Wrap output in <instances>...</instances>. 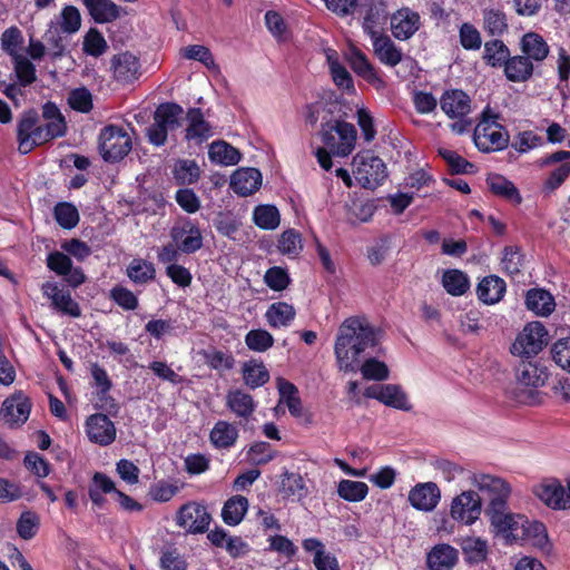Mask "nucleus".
<instances>
[{
    "label": "nucleus",
    "mask_w": 570,
    "mask_h": 570,
    "mask_svg": "<svg viewBox=\"0 0 570 570\" xmlns=\"http://www.w3.org/2000/svg\"><path fill=\"white\" fill-rule=\"evenodd\" d=\"M376 343L375 331L365 320L346 318L337 330L334 344L338 368L344 372L358 371L361 354Z\"/></svg>",
    "instance_id": "1"
},
{
    "label": "nucleus",
    "mask_w": 570,
    "mask_h": 570,
    "mask_svg": "<svg viewBox=\"0 0 570 570\" xmlns=\"http://www.w3.org/2000/svg\"><path fill=\"white\" fill-rule=\"evenodd\" d=\"M469 480L481 498L487 500L484 513L504 508L508 504L511 485L504 479L494 474L474 472Z\"/></svg>",
    "instance_id": "2"
},
{
    "label": "nucleus",
    "mask_w": 570,
    "mask_h": 570,
    "mask_svg": "<svg viewBox=\"0 0 570 570\" xmlns=\"http://www.w3.org/2000/svg\"><path fill=\"white\" fill-rule=\"evenodd\" d=\"M357 132L354 125L344 120L322 125L321 138L334 156L346 157L355 149Z\"/></svg>",
    "instance_id": "3"
},
{
    "label": "nucleus",
    "mask_w": 570,
    "mask_h": 570,
    "mask_svg": "<svg viewBox=\"0 0 570 570\" xmlns=\"http://www.w3.org/2000/svg\"><path fill=\"white\" fill-rule=\"evenodd\" d=\"M353 175L364 188L374 189L387 177L384 161L373 153L360 151L352 160Z\"/></svg>",
    "instance_id": "4"
},
{
    "label": "nucleus",
    "mask_w": 570,
    "mask_h": 570,
    "mask_svg": "<svg viewBox=\"0 0 570 570\" xmlns=\"http://www.w3.org/2000/svg\"><path fill=\"white\" fill-rule=\"evenodd\" d=\"M483 499L472 489L464 490L452 498L449 507V515L452 521L471 527L481 517Z\"/></svg>",
    "instance_id": "5"
},
{
    "label": "nucleus",
    "mask_w": 570,
    "mask_h": 570,
    "mask_svg": "<svg viewBox=\"0 0 570 570\" xmlns=\"http://www.w3.org/2000/svg\"><path fill=\"white\" fill-rule=\"evenodd\" d=\"M99 149L106 161L121 160L131 150V138L124 128L107 126L100 131Z\"/></svg>",
    "instance_id": "6"
},
{
    "label": "nucleus",
    "mask_w": 570,
    "mask_h": 570,
    "mask_svg": "<svg viewBox=\"0 0 570 570\" xmlns=\"http://www.w3.org/2000/svg\"><path fill=\"white\" fill-rule=\"evenodd\" d=\"M473 140L480 151L491 153L504 149L509 135L498 121L484 115L474 129Z\"/></svg>",
    "instance_id": "7"
},
{
    "label": "nucleus",
    "mask_w": 570,
    "mask_h": 570,
    "mask_svg": "<svg viewBox=\"0 0 570 570\" xmlns=\"http://www.w3.org/2000/svg\"><path fill=\"white\" fill-rule=\"evenodd\" d=\"M548 343V332L542 323L530 322L517 335L510 347L514 356L530 357L537 355Z\"/></svg>",
    "instance_id": "8"
},
{
    "label": "nucleus",
    "mask_w": 570,
    "mask_h": 570,
    "mask_svg": "<svg viewBox=\"0 0 570 570\" xmlns=\"http://www.w3.org/2000/svg\"><path fill=\"white\" fill-rule=\"evenodd\" d=\"M485 515L489 519L491 532L495 537H501L507 544L519 542L520 527L524 515L510 512L508 504Z\"/></svg>",
    "instance_id": "9"
},
{
    "label": "nucleus",
    "mask_w": 570,
    "mask_h": 570,
    "mask_svg": "<svg viewBox=\"0 0 570 570\" xmlns=\"http://www.w3.org/2000/svg\"><path fill=\"white\" fill-rule=\"evenodd\" d=\"M17 137L18 149L23 155L30 153L36 146L46 142L42 124L35 111H27L21 116L18 121Z\"/></svg>",
    "instance_id": "10"
},
{
    "label": "nucleus",
    "mask_w": 570,
    "mask_h": 570,
    "mask_svg": "<svg viewBox=\"0 0 570 570\" xmlns=\"http://www.w3.org/2000/svg\"><path fill=\"white\" fill-rule=\"evenodd\" d=\"M42 295L50 301L52 309L73 318L81 316L79 304L72 298L69 289L57 282H45L41 285Z\"/></svg>",
    "instance_id": "11"
},
{
    "label": "nucleus",
    "mask_w": 570,
    "mask_h": 570,
    "mask_svg": "<svg viewBox=\"0 0 570 570\" xmlns=\"http://www.w3.org/2000/svg\"><path fill=\"white\" fill-rule=\"evenodd\" d=\"M210 519L203 504L188 502L178 510L176 524L190 533H204L209 527Z\"/></svg>",
    "instance_id": "12"
},
{
    "label": "nucleus",
    "mask_w": 570,
    "mask_h": 570,
    "mask_svg": "<svg viewBox=\"0 0 570 570\" xmlns=\"http://www.w3.org/2000/svg\"><path fill=\"white\" fill-rule=\"evenodd\" d=\"M533 494L547 507L553 510L570 509V499L567 491L557 479H544L532 489Z\"/></svg>",
    "instance_id": "13"
},
{
    "label": "nucleus",
    "mask_w": 570,
    "mask_h": 570,
    "mask_svg": "<svg viewBox=\"0 0 570 570\" xmlns=\"http://www.w3.org/2000/svg\"><path fill=\"white\" fill-rule=\"evenodd\" d=\"M364 395L368 399L377 400L386 406L409 412L412 405L406 393L397 384H384L368 386Z\"/></svg>",
    "instance_id": "14"
},
{
    "label": "nucleus",
    "mask_w": 570,
    "mask_h": 570,
    "mask_svg": "<svg viewBox=\"0 0 570 570\" xmlns=\"http://www.w3.org/2000/svg\"><path fill=\"white\" fill-rule=\"evenodd\" d=\"M31 403L22 393L7 397L0 409V419L10 428L22 425L29 417Z\"/></svg>",
    "instance_id": "15"
},
{
    "label": "nucleus",
    "mask_w": 570,
    "mask_h": 570,
    "mask_svg": "<svg viewBox=\"0 0 570 570\" xmlns=\"http://www.w3.org/2000/svg\"><path fill=\"white\" fill-rule=\"evenodd\" d=\"M441 498L439 485L428 481L415 484L409 491L407 501L417 511L432 512L439 505Z\"/></svg>",
    "instance_id": "16"
},
{
    "label": "nucleus",
    "mask_w": 570,
    "mask_h": 570,
    "mask_svg": "<svg viewBox=\"0 0 570 570\" xmlns=\"http://www.w3.org/2000/svg\"><path fill=\"white\" fill-rule=\"evenodd\" d=\"M85 426L87 436L92 443L106 446L116 439V426L106 414L97 413L90 415Z\"/></svg>",
    "instance_id": "17"
},
{
    "label": "nucleus",
    "mask_w": 570,
    "mask_h": 570,
    "mask_svg": "<svg viewBox=\"0 0 570 570\" xmlns=\"http://www.w3.org/2000/svg\"><path fill=\"white\" fill-rule=\"evenodd\" d=\"M170 235L177 248L187 254L198 250L203 245L199 228L189 220L174 226Z\"/></svg>",
    "instance_id": "18"
},
{
    "label": "nucleus",
    "mask_w": 570,
    "mask_h": 570,
    "mask_svg": "<svg viewBox=\"0 0 570 570\" xmlns=\"http://www.w3.org/2000/svg\"><path fill=\"white\" fill-rule=\"evenodd\" d=\"M519 542L531 544L543 551H551V543L548 537L547 528L542 522L523 518L520 527Z\"/></svg>",
    "instance_id": "19"
},
{
    "label": "nucleus",
    "mask_w": 570,
    "mask_h": 570,
    "mask_svg": "<svg viewBox=\"0 0 570 570\" xmlns=\"http://www.w3.org/2000/svg\"><path fill=\"white\" fill-rule=\"evenodd\" d=\"M186 119L185 139L187 141L200 145L214 135L212 125L205 119L199 108L189 109Z\"/></svg>",
    "instance_id": "20"
},
{
    "label": "nucleus",
    "mask_w": 570,
    "mask_h": 570,
    "mask_svg": "<svg viewBox=\"0 0 570 570\" xmlns=\"http://www.w3.org/2000/svg\"><path fill=\"white\" fill-rule=\"evenodd\" d=\"M541 166L557 165L546 180L548 189L558 188L570 175V151H557L540 160Z\"/></svg>",
    "instance_id": "21"
},
{
    "label": "nucleus",
    "mask_w": 570,
    "mask_h": 570,
    "mask_svg": "<svg viewBox=\"0 0 570 570\" xmlns=\"http://www.w3.org/2000/svg\"><path fill=\"white\" fill-rule=\"evenodd\" d=\"M420 24L419 13L409 8L397 10L391 18L392 33L399 40L410 39L419 30Z\"/></svg>",
    "instance_id": "22"
},
{
    "label": "nucleus",
    "mask_w": 570,
    "mask_h": 570,
    "mask_svg": "<svg viewBox=\"0 0 570 570\" xmlns=\"http://www.w3.org/2000/svg\"><path fill=\"white\" fill-rule=\"evenodd\" d=\"M459 562V550L449 543L435 544L426 554L429 570H453Z\"/></svg>",
    "instance_id": "23"
},
{
    "label": "nucleus",
    "mask_w": 570,
    "mask_h": 570,
    "mask_svg": "<svg viewBox=\"0 0 570 570\" xmlns=\"http://www.w3.org/2000/svg\"><path fill=\"white\" fill-rule=\"evenodd\" d=\"M261 185L262 174L256 168H239L230 177V187L240 196L252 195L259 189Z\"/></svg>",
    "instance_id": "24"
},
{
    "label": "nucleus",
    "mask_w": 570,
    "mask_h": 570,
    "mask_svg": "<svg viewBox=\"0 0 570 570\" xmlns=\"http://www.w3.org/2000/svg\"><path fill=\"white\" fill-rule=\"evenodd\" d=\"M456 544L460 547L465 561L472 564L483 562L489 553L488 541L474 534L461 535L455 539Z\"/></svg>",
    "instance_id": "25"
},
{
    "label": "nucleus",
    "mask_w": 570,
    "mask_h": 570,
    "mask_svg": "<svg viewBox=\"0 0 570 570\" xmlns=\"http://www.w3.org/2000/svg\"><path fill=\"white\" fill-rule=\"evenodd\" d=\"M347 60L356 75L362 77L376 89L384 87V81L377 75L366 56L358 49L352 47L347 53Z\"/></svg>",
    "instance_id": "26"
},
{
    "label": "nucleus",
    "mask_w": 570,
    "mask_h": 570,
    "mask_svg": "<svg viewBox=\"0 0 570 570\" xmlns=\"http://www.w3.org/2000/svg\"><path fill=\"white\" fill-rule=\"evenodd\" d=\"M443 112L450 118H462L471 111V100L462 90H449L440 100Z\"/></svg>",
    "instance_id": "27"
},
{
    "label": "nucleus",
    "mask_w": 570,
    "mask_h": 570,
    "mask_svg": "<svg viewBox=\"0 0 570 570\" xmlns=\"http://www.w3.org/2000/svg\"><path fill=\"white\" fill-rule=\"evenodd\" d=\"M239 436V431L234 423L228 421H217L209 433V441L215 449L227 450L235 445Z\"/></svg>",
    "instance_id": "28"
},
{
    "label": "nucleus",
    "mask_w": 570,
    "mask_h": 570,
    "mask_svg": "<svg viewBox=\"0 0 570 570\" xmlns=\"http://www.w3.org/2000/svg\"><path fill=\"white\" fill-rule=\"evenodd\" d=\"M302 544L306 552L314 553L313 563L317 570H340L336 557L326 552L322 541L316 538H308Z\"/></svg>",
    "instance_id": "29"
},
{
    "label": "nucleus",
    "mask_w": 570,
    "mask_h": 570,
    "mask_svg": "<svg viewBox=\"0 0 570 570\" xmlns=\"http://www.w3.org/2000/svg\"><path fill=\"white\" fill-rule=\"evenodd\" d=\"M525 306L538 316H548L554 311L556 303L548 291L531 288L525 295Z\"/></svg>",
    "instance_id": "30"
},
{
    "label": "nucleus",
    "mask_w": 570,
    "mask_h": 570,
    "mask_svg": "<svg viewBox=\"0 0 570 570\" xmlns=\"http://www.w3.org/2000/svg\"><path fill=\"white\" fill-rule=\"evenodd\" d=\"M209 160L219 166H234L240 161L242 154L230 144L216 140L208 148Z\"/></svg>",
    "instance_id": "31"
},
{
    "label": "nucleus",
    "mask_w": 570,
    "mask_h": 570,
    "mask_svg": "<svg viewBox=\"0 0 570 570\" xmlns=\"http://www.w3.org/2000/svg\"><path fill=\"white\" fill-rule=\"evenodd\" d=\"M226 406L237 417L248 420L255 411L256 404L248 393L232 390L226 395Z\"/></svg>",
    "instance_id": "32"
},
{
    "label": "nucleus",
    "mask_w": 570,
    "mask_h": 570,
    "mask_svg": "<svg viewBox=\"0 0 570 570\" xmlns=\"http://www.w3.org/2000/svg\"><path fill=\"white\" fill-rule=\"evenodd\" d=\"M91 18L98 23H107L120 16L119 7L111 0H82Z\"/></svg>",
    "instance_id": "33"
},
{
    "label": "nucleus",
    "mask_w": 570,
    "mask_h": 570,
    "mask_svg": "<svg viewBox=\"0 0 570 570\" xmlns=\"http://www.w3.org/2000/svg\"><path fill=\"white\" fill-rule=\"evenodd\" d=\"M504 292V281L494 275L484 277L476 288L479 299L489 305L498 303L503 297Z\"/></svg>",
    "instance_id": "34"
},
{
    "label": "nucleus",
    "mask_w": 570,
    "mask_h": 570,
    "mask_svg": "<svg viewBox=\"0 0 570 570\" xmlns=\"http://www.w3.org/2000/svg\"><path fill=\"white\" fill-rule=\"evenodd\" d=\"M281 492L287 499L301 501L308 495V488L301 474L286 471L282 475Z\"/></svg>",
    "instance_id": "35"
},
{
    "label": "nucleus",
    "mask_w": 570,
    "mask_h": 570,
    "mask_svg": "<svg viewBox=\"0 0 570 570\" xmlns=\"http://www.w3.org/2000/svg\"><path fill=\"white\" fill-rule=\"evenodd\" d=\"M296 315L295 308L285 303L276 302L268 306L265 318L273 328L287 327L294 321Z\"/></svg>",
    "instance_id": "36"
},
{
    "label": "nucleus",
    "mask_w": 570,
    "mask_h": 570,
    "mask_svg": "<svg viewBox=\"0 0 570 570\" xmlns=\"http://www.w3.org/2000/svg\"><path fill=\"white\" fill-rule=\"evenodd\" d=\"M373 50L377 59L390 67L399 65L403 57L402 51L385 35L373 41Z\"/></svg>",
    "instance_id": "37"
},
{
    "label": "nucleus",
    "mask_w": 570,
    "mask_h": 570,
    "mask_svg": "<svg viewBox=\"0 0 570 570\" xmlns=\"http://www.w3.org/2000/svg\"><path fill=\"white\" fill-rule=\"evenodd\" d=\"M112 69L114 75L118 80L130 81L138 75L139 62L134 55L122 52L112 58Z\"/></svg>",
    "instance_id": "38"
},
{
    "label": "nucleus",
    "mask_w": 570,
    "mask_h": 570,
    "mask_svg": "<svg viewBox=\"0 0 570 570\" xmlns=\"http://www.w3.org/2000/svg\"><path fill=\"white\" fill-rule=\"evenodd\" d=\"M248 510V500L243 495L228 499L222 510L223 521L232 527L239 524Z\"/></svg>",
    "instance_id": "39"
},
{
    "label": "nucleus",
    "mask_w": 570,
    "mask_h": 570,
    "mask_svg": "<svg viewBox=\"0 0 570 570\" xmlns=\"http://www.w3.org/2000/svg\"><path fill=\"white\" fill-rule=\"evenodd\" d=\"M184 110L176 104L160 105L154 115V120L159 122L167 131H173L180 127Z\"/></svg>",
    "instance_id": "40"
},
{
    "label": "nucleus",
    "mask_w": 570,
    "mask_h": 570,
    "mask_svg": "<svg viewBox=\"0 0 570 570\" xmlns=\"http://www.w3.org/2000/svg\"><path fill=\"white\" fill-rule=\"evenodd\" d=\"M43 117L46 122L42 124V132L46 136V142L65 134V119L55 106L47 105L43 110Z\"/></svg>",
    "instance_id": "41"
},
{
    "label": "nucleus",
    "mask_w": 570,
    "mask_h": 570,
    "mask_svg": "<svg viewBox=\"0 0 570 570\" xmlns=\"http://www.w3.org/2000/svg\"><path fill=\"white\" fill-rule=\"evenodd\" d=\"M276 383L281 396L279 403L285 404L293 416L299 417L302 403L296 386L283 377H278Z\"/></svg>",
    "instance_id": "42"
},
{
    "label": "nucleus",
    "mask_w": 570,
    "mask_h": 570,
    "mask_svg": "<svg viewBox=\"0 0 570 570\" xmlns=\"http://www.w3.org/2000/svg\"><path fill=\"white\" fill-rule=\"evenodd\" d=\"M503 66L507 78L515 82L527 80L533 71L531 60L524 56L508 58Z\"/></svg>",
    "instance_id": "43"
},
{
    "label": "nucleus",
    "mask_w": 570,
    "mask_h": 570,
    "mask_svg": "<svg viewBox=\"0 0 570 570\" xmlns=\"http://www.w3.org/2000/svg\"><path fill=\"white\" fill-rule=\"evenodd\" d=\"M243 379L247 386L256 389L269 380V373L263 362L249 360L243 365Z\"/></svg>",
    "instance_id": "44"
},
{
    "label": "nucleus",
    "mask_w": 570,
    "mask_h": 570,
    "mask_svg": "<svg viewBox=\"0 0 570 570\" xmlns=\"http://www.w3.org/2000/svg\"><path fill=\"white\" fill-rule=\"evenodd\" d=\"M442 285L452 296H461L470 287V281L465 273L459 269H446L442 276Z\"/></svg>",
    "instance_id": "45"
},
{
    "label": "nucleus",
    "mask_w": 570,
    "mask_h": 570,
    "mask_svg": "<svg viewBox=\"0 0 570 570\" xmlns=\"http://www.w3.org/2000/svg\"><path fill=\"white\" fill-rule=\"evenodd\" d=\"M126 273L135 284H146L156 276L154 264L142 258H134L127 266Z\"/></svg>",
    "instance_id": "46"
},
{
    "label": "nucleus",
    "mask_w": 570,
    "mask_h": 570,
    "mask_svg": "<svg viewBox=\"0 0 570 570\" xmlns=\"http://www.w3.org/2000/svg\"><path fill=\"white\" fill-rule=\"evenodd\" d=\"M487 184L492 193L512 203L520 204L521 196L514 185L501 175H490Z\"/></svg>",
    "instance_id": "47"
},
{
    "label": "nucleus",
    "mask_w": 570,
    "mask_h": 570,
    "mask_svg": "<svg viewBox=\"0 0 570 570\" xmlns=\"http://www.w3.org/2000/svg\"><path fill=\"white\" fill-rule=\"evenodd\" d=\"M521 46L529 60L542 61L549 52L548 45L543 38L533 32L523 36Z\"/></svg>",
    "instance_id": "48"
},
{
    "label": "nucleus",
    "mask_w": 570,
    "mask_h": 570,
    "mask_svg": "<svg viewBox=\"0 0 570 570\" xmlns=\"http://www.w3.org/2000/svg\"><path fill=\"white\" fill-rule=\"evenodd\" d=\"M253 220L259 228L273 230L279 226L281 215L273 205H258L253 212Z\"/></svg>",
    "instance_id": "49"
},
{
    "label": "nucleus",
    "mask_w": 570,
    "mask_h": 570,
    "mask_svg": "<svg viewBox=\"0 0 570 570\" xmlns=\"http://www.w3.org/2000/svg\"><path fill=\"white\" fill-rule=\"evenodd\" d=\"M548 375L543 368L538 367L532 363L522 365L518 374V382L525 387L537 389L544 385Z\"/></svg>",
    "instance_id": "50"
},
{
    "label": "nucleus",
    "mask_w": 570,
    "mask_h": 570,
    "mask_svg": "<svg viewBox=\"0 0 570 570\" xmlns=\"http://www.w3.org/2000/svg\"><path fill=\"white\" fill-rule=\"evenodd\" d=\"M338 495L350 502H360L368 493V487L361 481L342 480L337 487Z\"/></svg>",
    "instance_id": "51"
},
{
    "label": "nucleus",
    "mask_w": 570,
    "mask_h": 570,
    "mask_svg": "<svg viewBox=\"0 0 570 570\" xmlns=\"http://www.w3.org/2000/svg\"><path fill=\"white\" fill-rule=\"evenodd\" d=\"M180 53L184 58H186L188 60L199 61L209 70L216 71V72L219 70L210 50L205 46H202V45L187 46L180 50Z\"/></svg>",
    "instance_id": "52"
},
{
    "label": "nucleus",
    "mask_w": 570,
    "mask_h": 570,
    "mask_svg": "<svg viewBox=\"0 0 570 570\" xmlns=\"http://www.w3.org/2000/svg\"><path fill=\"white\" fill-rule=\"evenodd\" d=\"M1 48L11 58L24 53L23 37L19 29L9 28L1 36Z\"/></svg>",
    "instance_id": "53"
},
{
    "label": "nucleus",
    "mask_w": 570,
    "mask_h": 570,
    "mask_svg": "<svg viewBox=\"0 0 570 570\" xmlns=\"http://www.w3.org/2000/svg\"><path fill=\"white\" fill-rule=\"evenodd\" d=\"M174 175L179 184L190 185L198 180L200 169L195 160L184 159L176 163Z\"/></svg>",
    "instance_id": "54"
},
{
    "label": "nucleus",
    "mask_w": 570,
    "mask_h": 570,
    "mask_svg": "<svg viewBox=\"0 0 570 570\" xmlns=\"http://www.w3.org/2000/svg\"><path fill=\"white\" fill-rule=\"evenodd\" d=\"M358 370L365 380L384 381L390 376L387 365L375 357H370L362 364L360 363Z\"/></svg>",
    "instance_id": "55"
},
{
    "label": "nucleus",
    "mask_w": 570,
    "mask_h": 570,
    "mask_svg": "<svg viewBox=\"0 0 570 570\" xmlns=\"http://www.w3.org/2000/svg\"><path fill=\"white\" fill-rule=\"evenodd\" d=\"M245 344L250 351L263 353L273 346L274 337L266 330H250L245 335Z\"/></svg>",
    "instance_id": "56"
},
{
    "label": "nucleus",
    "mask_w": 570,
    "mask_h": 570,
    "mask_svg": "<svg viewBox=\"0 0 570 570\" xmlns=\"http://www.w3.org/2000/svg\"><path fill=\"white\" fill-rule=\"evenodd\" d=\"M509 49L501 40L488 41L484 45V60L492 67H501L509 58Z\"/></svg>",
    "instance_id": "57"
},
{
    "label": "nucleus",
    "mask_w": 570,
    "mask_h": 570,
    "mask_svg": "<svg viewBox=\"0 0 570 570\" xmlns=\"http://www.w3.org/2000/svg\"><path fill=\"white\" fill-rule=\"evenodd\" d=\"M278 249L283 255L296 257L303 249L301 234L295 229L283 232L278 239Z\"/></svg>",
    "instance_id": "58"
},
{
    "label": "nucleus",
    "mask_w": 570,
    "mask_h": 570,
    "mask_svg": "<svg viewBox=\"0 0 570 570\" xmlns=\"http://www.w3.org/2000/svg\"><path fill=\"white\" fill-rule=\"evenodd\" d=\"M53 214L57 223L66 229L73 228L79 222L78 209L70 203H59Z\"/></svg>",
    "instance_id": "59"
},
{
    "label": "nucleus",
    "mask_w": 570,
    "mask_h": 570,
    "mask_svg": "<svg viewBox=\"0 0 570 570\" xmlns=\"http://www.w3.org/2000/svg\"><path fill=\"white\" fill-rule=\"evenodd\" d=\"M108 49V45L101 32L97 29H90L83 38V51L92 57L104 55Z\"/></svg>",
    "instance_id": "60"
},
{
    "label": "nucleus",
    "mask_w": 570,
    "mask_h": 570,
    "mask_svg": "<svg viewBox=\"0 0 570 570\" xmlns=\"http://www.w3.org/2000/svg\"><path fill=\"white\" fill-rule=\"evenodd\" d=\"M484 29L491 35H502L507 27L505 14L498 9H485L483 13Z\"/></svg>",
    "instance_id": "61"
},
{
    "label": "nucleus",
    "mask_w": 570,
    "mask_h": 570,
    "mask_svg": "<svg viewBox=\"0 0 570 570\" xmlns=\"http://www.w3.org/2000/svg\"><path fill=\"white\" fill-rule=\"evenodd\" d=\"M69 106L80 112H89L92 109V95L87 88L73 89L68 96Z\"/></svg>",
    "instance_id": "62"
},
{
    "label": "nucleus",
    "mask_w": 570,
    "mask_h": 570,
    "mask_svg": "<svg viewBox=\"0 0 570 570\" xmlns=\"http://www.w3.org/2000/svg\"><path fill=\"white\" fill-rule=\"evenodd\" d=\"M551 354L556 364L570 373V337L558 340L552 345Z\"/></svg>",
    "instance_id": "63"
},
{
    "label": "nucleus",
    "mask_w": 570,
    "mask_h": 570,
    "mask_svg": "<svg viewBox=\"0 0 570 570\" xmlns=\"http://www.w3.org/2000/svg\"><path fill=\"white\" fill-rule=\"evenodd\" d=\"M247 456L250 463L262 465L272 461L275 453L267 442H256L248 449Z\"/></svg>",
    "instance_id": "64"
}]
</instances>
